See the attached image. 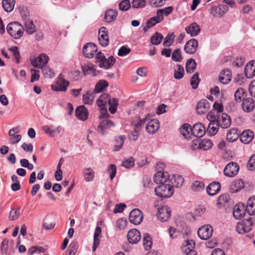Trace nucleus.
I'll use <instances>...</instances> for the list:
<instances>
[{"mask_svg":"<svg viewBox=\"0 0 255 255\" xmlns=\"http://www.w3.org/2000/svg\"><path fill=\"white\" fill-rule=\"evenodd\" d=\"M186 32L191 36H197L200 32V27L196 23H192L185 28Z\"/></svg>","mask_w":255,"mask_h":255,"instance_id":"72a5a7b5","label":"nucleus"},{"mask_svg":"<svg viewBox=\"0 0 255 255\" xmlns=\"http://www.w3.org/2000/svg\"><path fill=\"white\" fill-rule=\"evenodd\" d=\"M198 46L197 40L192 38L186 42L184 46L185 51L190 54H194L197 50Z\"/></svg>","mask_w":255,"mask_h":255,"instance_id":"4be33fe9","label":"nucleus"},{"mask_svg":"<svg viewBox=\"0 0 255 255\" xmlns=\"http://www.w3.org/2000/svg\"><path fill=\"white\" fill-rule=\"evenodd\" d=\"M143 219V215L142 212L138 209L132 210L129 215V220L130 222L134 224H139Z\"/></svg>","mask_w":255,"mask_h":255,"instance_id":"f8f14e48","label":"nucleus"},{"mask_svg":"<svg viewBox=\"0 0 255 255\" xmlns=\"http://www.w3.org/2000/svg\"><path fill=\"white\" fill-rule=\"evenodd\" d=\"M127 238L129 243L136 244L140 240L141 234L138 230L133 229L128 232Z\"/></svg>","mask_w":255,"mask_h":255,"instance_id":"6ab92c4d","label":"nucleus"},{"mask_svg":"<svg viewBox=\"0 0 255 255\" xmlns=\"http://www.w3.org/2000/svg\"><path fill=\"white\" fill-rule=\"evenodd\" d=\"M174 35L173 33L168 34L165 37L163 42V45L166 47H169L171 46L174 41Z\"/></svg>","mask_w":255,"mask_h":255,"instance_id":"69168bd1","label":"nucleus"},{"mask_svg":"<svg viewBox=\"0 0 255 255\" xmlns=\"http://www.w3.org/2000/svg\"><path fill=\"white\" fill-rule=\"evenodd\" d=\"M221 189V185L218 182H213L207 187L206 191L210 196H214L217 194Z\"/></svg>","mask_w":255,"mask_h":255,"instance_id":"7c9ffc66","label":"nucleus"},{"mask_svg":"<svg viewBox=\"0 0 255 255\" xmlns=\"http://www.w3.org/2000/svg\"><path fill=\"white\" fill-rule=\"evenodd\" d=\"M75 114L78 119L83 121L86 120L88 117V110L84 106L78 107L76 109Z\"/></svg>","mask_w":255,"mask_h":255,"instance_id":"cd10ccee","label":"nucleus"},{"mask_svg":"<svg viewBox=\"0 0 255 255\" xmlns=\"http://www.w3.org/2000/svg\"><path fill=\"white\" fill-rule=\"evenodd\" d=\"M20 214V209H17L12 208L11 209L9 216L8 219L9 221H14L16 220Z\"/></svg>","mask_w":255,"mask_h":255,"instance_id":"e2e57ef3","label":"nucleus"},{"mask_svg":"<svg viewBox=\"0 0 255 255\" xmlns=\"http://www.w3.org/2000/svg\"><path fill=\"white\" fill-rule=\"evenodd\" d=\"M162 20H163L162 19V18L160 17L159 15L156 14V16H153L149 18L148 20H147L146 22V27L148 28L152 27V26H154L157 23L160 22Z\"/></svg>","mask_w":255,"mask_h":255,"instance_id":"09e8293b","label":"nucleus"},{"mask_svg":"<svg viewBox=\"0 0 255 255\" xmlns=\"http://www.w3.org/2000/svg\"><path fill=\"white\" fill-rule=\"evenodd\" d=\"M204 184L201 181L196 180L192 182L191 189L195 192H200L204 189Z\"/></svg>","mask_w":255,"mask_h":255,"instance_id":"603ef678","label":"nucleus"},{"mask_svg":"<svg viewBox=\"0 0 255 255\" xmlns=\"http://www.w3.org/2000/svg\"><path fill=\"white\" fill-rule=\"evenodd\" d=\"M246 91L243 88L238 89L234 94L235 101L240 102L242 101L243 98L245 99L244 97L246 96Z\"/></svg>","mask_w":255,"mask_h":255,"instance_id":"8fccbe9b","label":"nucleus"},{"mask_svg":"<svg viewBox=\"0 0 255 255\" xmlns=\"http://www.w3.org/2000/svg\"><path fill=\"white\" fill-rule=\"evenodd\" d=\"M213 227L209 225H206L199 228L198 230L199 237L203 240H207L212 236Z\"/></svg>","mask_w":255,"mask_h":255,"instance_id":"9d476101","label":"nucleus"},{"mask_svg":"<svg viewBox=\"0 0 255 255\" xmlns=\"http://www.w3.org/2000/svg\"><path fill=\"white\" fill-rule=\"evenodd\" d=\"M143 245L145 250H149L152 245L151 238L148 234H144L143 238Z\"/></svg>","mask_w":255,"mask_h":255,"instance_id":"864d4df0","label":"nucleus"},{"mask_svg":"<svg viewBox=\"0 0 255 255\" xmlns=\"http://www.w3.org/2000/svg\"><path fill=\"white\" fill-rule=\"evenodd\" d=\"M230 197L228 194L221 195L218 199L217 205L219 208H222L229 202Z\"/></svg>","mask_w":255,"mask_h":255,"instance_id":"3c124183","label":"nucleus"},{"mask_svg":"<svg viewBox=\"0 0 255 255\" xmlns=\"http://www.w3.org/2000/svg\"><path fill=\"white\" fill-rule=\"evenodd\" d=\"M126 136L124 135H120L115 138L116 143L114 146V151H119L122 147L125 142Z\"/></svg>","mask_w":255,"mask_h":255,"instance_id":"c03bdc74","label":"nucleus"},{"mask_svg":"<svg viewBox=\"0 0 255 255\" xmlns=\"http://www.w3.org/2000/svg\"><path fill=\"white\" fill-rule=\"evenodd\" d=\"M109 86L108 83L105 80H100L98 82L95 87L94 91L96 93H99L104 91Z\"/></svg>","mask_w":255,"mask_h":255,"instance_id":"79ce46f5","label":"nucleus"},{"mask_svg":"<svg viewBox=\"0 0 255 255\" xmlns=\"http://www.w3.org/2000/svg\"><path fill=\"white\" fill-rule=\"evenodd\" d=\"M246 208L247 212L250 215L255 214V196H252L249 199Z\"/></svg>","mask_w":255,"mask_h":255,"instance_id":"c9c22d12","label":"nucleus"},{"mask_svg":"<svg viewBox=\"0 0 255 255\" xmlns=\"http://www.w3.org/2000/svg\"><path fill=\"white\" fill-rule=\"evenodd\" d=\"M239 136V133L236 129L232 128L228 131L227 133V139L230 142L236 141Z\"/></svg>","mask_w":255,"mask_h":255,"instance_id":"4c0bfd02","label":"nucleus"},{"mask_svg":"<svg viewBox=\"0 0 255 255\" xmlns=\"http://www.w3.org/2000/svg\"><path fill=\"white\" fill-rule=\"evenodd\" d=\"M94 94L90 92H87L83 96V101L84 104L91 105L94 98Z\"/></svg>","mask_w":255,"mask_h":255,"instance_id":"680f3d73","label":"nucleus"},{"mask_svg":"<svg viewBox=\"0 0 255 255\" xmlns=\"http://www.w3.org/2000/svg\"><path fill=\"white\" fill-rule=\"evenodd\" d=\"M228 10V7L225 4H220L218 6L213 7L211 13L217 17L222 16Z\"/></svg>","mask_w":255,"mask_h":255,"instance_id":"5701e85b","label":"nucleus"},{"mask_svg":"<svg viewBox=\"0 0 255 255\" xmlns=\"http://www.w3.org/2000/svg\"><path fill=\"white\" fill-rule=\"evenodd\" d=\"M173 10V8L172 6H168L162 9H158L156 11V14L159 15L160 17L162 18V19L163 20L164 15L165 16H168L172 12Z\"/></svg>","mask_w":255,"mask_h":255,"instance_id":"a18cd8bd","label":"nucleus"},{"mask_svg":"<svg viewBox=\"0 0 255 255\" xmlns=\"http://www.w3.org/2000/svg\"><path fill=\"white\" fill-rule=\"evenodd\" d=\"M155 194L161 198H169L174 193L173 186L169 184L164 183L158 185L154 190Z\"/></svg>","mask_w":255,"mask_h":255,"instance_id":"39448f33","label":"nucleus"},{"mask_svg":"<svg viewBox=\"0 0 255 255\" xmlns=\"http://www.w3.org/2000/svg\"><path fill=\"white\" fill-rule=\"evenodd\" d=\"M254 136V134L252 131L251 130H246L242 132L240 139L242 142L248 144L253 140Z\"/></svg>","mask_w":255,"mask_h":255,"instance_id":"2f4dec72","label":"nucleus"},{"mask_svg":"<svg viewBox=\"0 0 255 255\" xmlns=\"http://www.w3.org/2000/svg\"><path fill=\"white\" fill-rule=\"evenodd\" d=\"M213 146V143L208 139H202L199 143V147L202 150H207L211 148Z\"/></svg>","mask_w":255,"mask_h":255,"instance_id":"49530a36","label":"nucleus"},{"mask_svg":"<svg viewBox=\"0 0 255 255\" xmlns=\"http://www.w3.org/2000/svg\"><path fill=\"white\" fill-rule=\"evenodd\" d=\"M232 73L229 69L222 70L219 75V79L223 84H228L231 80Z\"/></svg>","mask_w":255,"mask_h":255,"instance_id":"b1692460","label":"nucleus"},{"mask_svg":"<svg viewBox=\"0 0 255 255\" xmlns=\"http://www.w3.org/2000/svg\"><path fill=\"white\" fill-rule=\"evenodd\" d=\"M200 81L199 74L198 73H195L190 80V84L193 89H196L197 88Z\"/></svg>","mask_w":255,"mask_h":255,"instance_id":"bf43d9fd","label":"nucleus"},{"mask_svg":"<svg viewBox=\"0 0 255 255\" xmlns=\"http://www.w3.org/2000/svg\"><path fill=\"white\" fill-rule=\"evenodd\" d=\"M97 104L100 108L101 114V118H106L108 116L106 105L108 104L109 107V112L112 114H115L117 110L119 104L118 100L116 98H110L107 94L102 95L97 100Z\"/></svg>","mask_w":255,"mask_h":255,"instance_id":"f257e3e1","label":"nucleus"},{"mask_svg":"<svg viewBox=\"0 0 255 255\" xmlns=\"http://www.w3.org/2000/svg\"><path fill=\"white\" fill-rule=\"evenodd\" d=\"M244 182L242 180H236L231 183L230 191L232 193L238 192L244 187Z\"/></svg>","mask_w":255,"mask_h":255,"instance_id":"473e14b6","label":"nucleus"},{"mask_svg":"<svg viewBox=\"0 0 255 255\" xmlns=\"http://www.w3.org/2000/svg\"><path fill=\"white\" fill-rule=\"evenodd\" d=\"M83 174L84 176L85 180L89 182L94 179V172L93 169L91 168H86L83 169Z\"/></svg>","mask_w":255,"mask_h":255,"instance_id":"de8ad7c7","label":"nucleus"},{"mask_svg":"<svg viewBox=\"0 0 255 255\" xmlns=\"http://www.w3.org/2000/svg\"><path fill=\"white\" fill-rule=\"evenodd\" d=\"M48 56L45 54H41L34 60L32 61V65L36 68H43L48 62Z\"/></svg>","mask_w":255,"mask_h":255,"instance_id":"aec40b11","label":"nucleus"},{"mask_svg":"<svg viewBox=\"0 0 255 255\" xmlns=\"http://www.w3.org/2000/svg\"><path fill=\"white\" fill-rule=\"evenodd\" d=\"M170 215L171 211L167 206H162L158 209L157 217L160 221L162 222L167 221Z\"/></svg>","mask_w":255,"mask_h":255,"instance_id":"dca6fc26","label":"nucleus"},{"mask_svg":"<svg viewBox=\"0 0 255 255\" xmlns=\"http://www.w3.org/2000/svg\"><path fill=\"white\" fill-rule=\"evenodd\" d=\"M168 179V175L167 172H164L162 171H157L154 175V181L157 184H164L167 182Z\"/></svg>","mask_w":255,"mask_h":255,"instance_id":"c756f323","label":"nucleus"},{"mask_svg":"<svg viewBox=\"0 0 255 255\" xmlns=\"http://www.w3.org/2000/svg\"><path fill=\"white\" fill-rule=\"evenodd\" d=\"M210 109V104L206 100H200L197 104L196 111L198 114L202 115Z\"/></svg>","mask_w":255,"mask_h":255,"instance_id":"a878e982","label":"nucleus"},{"mask_svg":"<svg viewBox=\"0 0 255 255\" xmlns=\"http://www.w3.org/2000/svg\"><path fill=\"white\" fill-rule=\"evenodd\" d=\"M145 0H133L132 7L134 8H143L145 6Z\"/></svg>","mask_w":255,"mask_h":255,"instance_id":"774afa93","label":"nucleus"},{"mask_svg":"<svg viewBox=\"0 0 255 255\" xmlns=\"http://www.w3.org/2000/svg\"><path fill=\"white\" fill-rule=\"evenodd\" d=\"M13 242L8 243V240L4 239L0 247V251L2 254L5 255H11L14 252Z\"/></svg>","mask_w":255,"mask_h":255,"instance_id":"f3484780","label":"nucleus"},{"mask_svg":"<svg viewBox=\"0 0 255 255\" xmlns=\"http://www.w3.org/2000/svg\"><path fill=\"white\" fill-rule=\"evenodd\" d=\"M8 50L12 53V56L14 58L17 64L20 62V55L18 48L16 46H12Z\"/></svg>","mask_w":255,"mask_h":255,"instance_id":"13d9d810","label":"nucleus"},{"mask_svg":"<svg viewBox=\"0 0 255 255\" xmlns=\"http://www.w3.org/2000/svg\"><path fill=\"white\" fill-rule=\"evenodd\" d=\"M8 33L15 39H18L23 34L24 28L22 25L17 21L11 22L6 26Z\"/></svg>","mask_w":255,"mask_h":255,"instance_id":"f03ea898","label":"nucleus"},{"mask_svg":"<svg viewBox=\"0 0 255 255\" xmlns=\"http://www.w3.org/2000/svg\"><path fill=\"white\" fill-rule=\"evenodd\" d=\"M191 132L194 136L201 137L205 134V128L201 123H196L193 125Z\"/></svg>","mask_w":255,"mask_h":255,"instance_id":"412c9836","label":"nucleus"},{"mask_svg":"<svg viewBox=\"0 0 255 255\" xmlns=\"http://www.w3.org/2000/svg\"><path fill=\"white\" fill-rule=\"evenodd\" d=\"M173 179L174 180L172 181V183L173 186L180 187L183 185L184 179L181 175L178 174L174 175L171 180Z\"/></svg>","mask_w":255,"mask_h":255,"instance_id":"6e6d98bb","label":"nucleus"},{"mask_svg":"<svg viewBox=\"0 0 255 255\" xmlns=\"http://www.w3.org/2000/svg\"><path fill=\"white\" fill-rule=\"evenodd\" d=\"M82 71L84 75L88 74L89 71L94 72L95 69L93 64L88 63L82 67Z\"/></svg>","mask_w":255,"mask_h":255,"instance_id":"338daca9","label":"nucleus"},{"mask_svg":"<svg viewBox=\"0 0 255 255\" xmlns=\"http://www.w3.org/2000/svg\"><path fill=\"white\" fill-rule=\"evenodd\" d=\"M98 39L100 44L103 47H106L109 44V37L108 30L105 27H102L99 30Z\"/></svg>","mask_w":255,"mask_h":255,"instance_id":"4468645a","label":"nucleus"},{"mask_svg":"<svg viewBox=\"0 0 255 255\" xmlns=\"http://www.w3.org/2000/svg\"><path fill=\"white\" fill-rule=\"evenodd\" d=\"M26 32L29 34H32L35 32V26L33 20L31 19L23 21Z\"/></svg>","mask_w":255,"mask_h":255,"instance_id":"37998d69","label":"nucleus"},{"mask_svg":"<svg viewBox=\"0 0 255 255\" xmlns=\"http://www.w3.org/2000/svg\"><path fill=\"white\" fill-rule=\"evenodd\" d=\"M207 119L210 121L208 127L207 128V132L210 135H215L219 129V125L217 122L215 120L214 113L212 112H209L206 116Z\"/></svg>","mask_w":255,"mask_h":255,"instance_id":"423d86ee","label":"nucleus"},{"mask_svg":"<svg viewBox=\"0 0 255 255\" xmlns=\"http://www.w3.org/2000/svg\"><path fill=\"white\" fill-rule=\"evenodd\" d=\"M69 84V82L63 78L61 76V75H60L57 78L55 84L51 86V89L52 90L56 92L59 91L65 92L67 90Z\"/></svg>","mask_w":255,"mask_h":255,"instance_id":"0eeeda50","label":"nucleus"},{"mask_svg":"<svg viewBox=\"0 0 255 255\" xmlns=\"http://www.w3.org/2000/svg\"><path fill=\"white\" fill-rule=\"evenodd\" d=\"M246 212V208L245 205L242 203H239L235 206L233 214L236 219L240 220L245 216Z\"/></svg>","mask_w":255,"mask_h":255,"instance_id":"2eb2a0df","label":"nucleus"},{"mask_svg":"<svg viewBox=\"0 0 255 255\" xmlns=\"http://www.w3.org/2000/svg\"><path fill=\"white\" fill-rule=\"evenodd\" d=\"M163 39L162 35L158 32H156L150 38L151 43L153 45L160 44Z\"/></svg>","mask_w":255,"mask_h":255,"instance_id":"4d7b16f0","label":"nucleus"},{"mask_svg":"<svg viewBox=\"0 0 255 255\" xmlns=\"http://www.w3.org/2000/svg\"><path fill=\"white\" fill-rule=\"evenodd\" d=\"M175 223L179 229L177 230L172 227L169 228L168 231L171 238L174 239L176 238L179 232H182L184 235H188L190 233V229L184 221H180L178 219H176Z\"/></svg>","mask_w":255,"mask_h":255,"instance_id":"7ed1b4c3","label":"nucleus"},{"mask_svg":"<svg viewBox=\"0 0 255 255\" xmlns=\"http://www.w3.org/2000/svg\"><path fill=\"white\" fill-rule=\"evenodd\" d=\"M239 169V166L237 163L230 162L224 168V174L228 177H234L237 174Z\"/></svg>","mask_w":255,"mask_h":255,"instance_id":"9b49d317","label":"nucleus"},{"mask_svg":"<svg viewBox=\"0 0 255 255\" xmlns=\"http://www.w3.org/2000/svg\"><path fill=\"white\" fill-rule=\"evenodd\" d=\"M195 243L193 240H187L185 241L182 247V251L184 254L190 253L194 251Z\"/></svg>","mask_w":255,"mask_h":255,"instance_id":"f704fd0d","label":"nucleus"},{"mask_svg":"<svg viewBox=\"0 0 255 255\" xmlns=\"http://www.w3.org/2000/svg\"><path fill=\"white\" fill-rule=\"evenodd\" d=\"M117 12L115 10L109 9L106 11L105 19L106 22H111L117 18Z\"/></svg>","mask_w":255,"mask_h":255,"instance_id":"58836bf2","label":"nucleus"},{"mask_svg":"<svg viewBox=\"0 0 255 255\" xmlns=\"http://www.w3.org/2000/svg\"><path fill=\"white\" fill-rule=\"evenodd\" d=\"M243 110L247 113L252 111L255 108V102L251 98L244 99L242 102Z\"/></svg>","mask_w":255,"mask_h":255,"instance_id":"bb28decb","label":"nucleus"},{"mask_svg":"<svg viewBox=\"0 0 255 255\" xmlns=\"http://www.w3.org/2000/svg\"><path fill=\"white\" fill-rule=\"evenodd\" d=\"M191 129L192 128L189 125L185 124L180 128V133L185 138H187V136L191 132Z\"/></svg>","mask_w":255,"mask_h":255,"instance_id":"0e129e2a","label":"nucleus"},{"mask_svg":"<svg viewBox=\"0 0 255 255\" xmlns=\"http://www.w3.org/2000/svg\"><path fill=\"white\" fill-rule=\"evenodd\" d=\"M215 120L217 122V123L222 128H227L231 125V119L230 117L226 114H215L214 113Z\"/></svg>","mask_w":255,"mask_h":255,"instance_id":"1a4fd4ad","label":"nucleus"},{"mask_svg":"<svg viewBox=\"0 0 255 255\" xmlns=\"http://www.w3.org/2000/svg\"><path fill=\"white\" fill-rule=\"evenodd\" d=\"M245 74L248 78H252L255 76V61H251L247 64L245 68Z\"/></svg>","mask_w":255,"mask_h":255,"instance_id":"393cba45","label":"nucleus"},{"mask_svg":"<svg viewBox=\"0 0 255 255\" xmlns=\"http://www.w3.org/2000/svg\"><path fill=\"white\" fill-rule=\"evenodd\" d=\"M159 122L157 119H150L147 122L146 130L149 134H153L159 129Z\"/></svg>","mask_w":255,"mask_h":255,"instance_id":"a211bd4d","label":"nucleus"},{"mask_svg":"<svg viewBox=\"0 0 255 255\" xmlns=\"http://www.w3.org/2000/svg\"><path fill=\"white\" fill-rule=\"evenodd\" d=\"M97 46L93 43L86 44L83 48V53L85 57L91 58L94 57V54L97 51Z\"/></svg>","mask_w":255,"mask_h":255,"instance_id":"ddd939ff","label":"nucleus"},{"mask_svg":"<svg viewBox=\"0 0 255 255\" xmlns=\"http://www.w3.org/2000/svg\"><path fill=\"white\" fill-rule=\"evenodd\" d=\"M184 74V68L180 65H176L174 70V78L176 80H180L183 77Z\"/></svg>","mask_w":255,"mask_h":255,"instance_id":"a19ab883","label":"nucleus"},{"mask_svg":"<svg viewBox=\"0 0 255 255\" xmlns=\"http://www.w3.org/2000/svg\"><path fill=\"white\" fill-rule=\"evenodd\" d=\"M172 60L176 62H180L183 57L181 55V51L180 49H175L172 53Z\"/></svg>","mask_w":255,"mask_h":255,"instance_id":"5fc2aeb1","label":"nucleus"},{"mask_svg":"<svg viewBox=\"0 0 255 255\" xmlns=\"http://www.w3.org/2000/svg\"><path fill=\"white\" fill-rule=\"evenodd\" d=\"M149 120H150L149 115H147L143 119H140L139 118H138L137 119L136 121H133L132 124L136 128H138L140 127L143 124H144V123H146L147 121H148Z\"/></svg>","mask_w":255,"mask_h":255,"instance_id":"052dcab7","label":"nucleus"},{"mask_svg":"<svg viewBox=\"0 0 255 255\" xmlns=\"http://www.w3.org/2000/svg\"><path fill=\"white\" fill-rule=\"evenodd\" d=\"M252 218L239 222L236 227V231L239 234H245L250 231L252 228Z\"/></svg>","mask_w":255,"mask_h":255,"instance_id":"6e6552de","label":"nucleus"},{"mask_svg":"<svg viewBox=\"0 0 255 255\" xmlns=\"http://www.w3.org/2000/svg\"><path fill=\"white\" fill-rule=\"evenodd\" d=\"M15 3V0H2V6L7 12H10L14 8Z\"/></svg>","mask_w":255,"mask_h":255,"instance_id":"e433bc0d","label":"nucleus"},{"mask_svg":"<svg viewBox=\"0 0 255 255\" xmlns=\"http://www.w3.org/2000/svg\"><path fill=\"white\" fill-rule=\"evenodd\" d=\"M114 126L113 123L108 120H104L101 121L98 127V131L104 134L107 130Z\"/></svg>","mask_w":255,"mask_h":255,"instance_id":"c85d7f7f","label":"nucleus"},{"mask_svg":"<svg viewBox=\"0 0 255 255\" xmlns=\"http://www.w3.org/2000/svg\"><path fill=\"white\" fill-rule=\"evenodd\" d=\"M196 68V63L194 59L192 58L187 60L186 63L185 68L187 73H192L194 72Z\"/></svg>","mask_w":255,"mask_h":255,"instance_id":"ea45409f","label":"nucleus"},{"mask_svg":"<svg viewBox=\"0 0 255 255\" xmlns=\"http://www.w3.org/2000/svg\"><path fill=\"white\" fill-rule=\"evenodd\" d=\"M96 62L99 63L101 68L108 69L114 65L116 59L114 56H111L108 59L102 52H98L96 55Z\"/></svg>","mask_w":255,"mask_h":255,"instance_id":"20e7f679","label":"nucleus"}]
</instances>
